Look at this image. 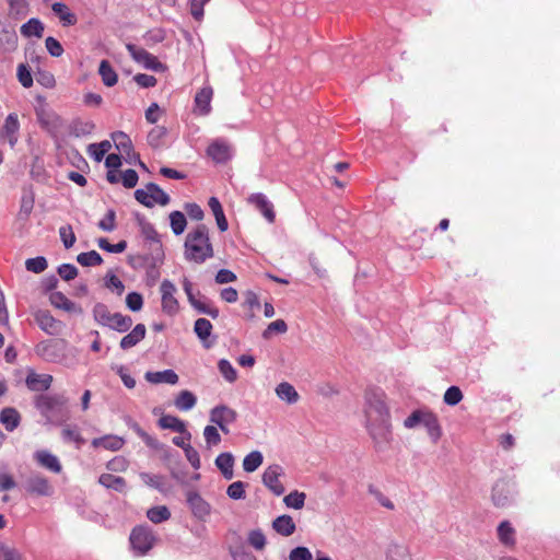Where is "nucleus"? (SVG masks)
<instances>
[{"instance_id": "obj_1", "label": "nucleus", "mask_w": 560, "mask_h": 560, "mask_svg": "<svg viewBox=\"0 0 560 560\" xmlns=\"http://www.w3.org/2000/svg\"><path fill=\"white\" fill-rule=\"evenodd\" d=\"M384 398L385 394L380 388L365 392L366 427L376 443L388 442L390 436V413Z\"/></svg>"}, {"instance_id": "obj_2", "label": "nucleus", "mask_w": 560, "mask_h": 560, "mask_svg": "<svg viewBox=\"0 0 560 560\" xmlns=\"http://www.w3.org/2000/svg\"><path fill=\"white\" fill-rule=\"evenodd\" d=\"M214 256V250L206 224H198L189 231L184 242V258L197 265L206 262Z\"/></svg>"}, {"instance_id": "obj_3", "label": "nucleus", "mask_w": 560, "mask_h": 560, "mask_svg": "<svg viewBox=\"0 0 560 560\" xmlns=\"http://www.w3.org/2000/svg\"><path fill=\"white\" fill-rule=\"evenodd\" d=\"M148 249L147 254L131 257L130 265L133 269H144L149 277L156 278L159 276L158 268L164 260L163 246L155 243V248Z\"/></svg>"}, {"instance_id": "obj_4", "label": "nucleus", "mask_w": 560, "mask_h": 560, "mask_svg": "<svg viewBox=\"0 0 560 560\" xmlns=\"http://www.w3.org/2000/svg\"><path fill=\"white\" fill-rule=\"evenodd\" d=\"M35 408L45 418L46 422L54 423L61 413L67 398L63 395H45L40 394L35 398Z\"/></svg>"}, {"instance_id": "obj_5", "label": "nucleus", "mask_w": 560, "mask_h": 560, "mask_svg": "<svg viewBox=\"0 0 560 560\" xmlns=\"http://www.w3.org/2000/svg\"><path fill=\"white\" fill-rule=\"evenodd\" d=\"M67 341L48 339L38 342L34 351L37 357L49 363H60L66 358Z\"/></svg>"}, {"instance_id": "obj_6", "label": "nucleus", "mask_w": 560, "mask_h": 560, "mask_svg": "<svg viewBox=\"0 0 560 560\" xmlns=\"http://www.w3.org/2000/svg\"><path fill=\"white\" fill-rule=\"evenodd\" d=\"M136 200L148 207L152 208L155 203L166 206L170 203V196L156 184L149 183L145 188H140L135 191Z\"/></svg>"}, {"instance_id": "obj_7", "label": "nucleus", "mask_w": 560, "mask_h": 560, "mask_svg": "<svg viewBox=\"0 0 560 560\" xmlns=\"http://www.w3.org/2000/svg\"><path fill=\"white\" fill-rule=\"evenodd\" d=\"M129 540L136 555L144 556L153 547L155 537L149 527L137 526L132 529Z\"/></svg>"}, {"instance_id": "obj_8", "label": "nucleus", "mask_w": 560, "mask_h": 560, "mask_svg": "<svg viewBox=\"0 0 560 560\" xmlns=\"http://www.w3.org/2000/svg\"><path fill=\"white\" fill-rule=\"evenodd\" d=\"M126 48L132 59L142 65L145 69L155 72H163L166 69L165 65L159 61L155 56L147 51L144 48L130 43L126 45Z\"/></svg>"}, {"instance_id": "obj_9", "label": "nucleus", "mask_w": 560, "mask_h": 560, "mask_svg": "<svg viewBox=\"0 0 560 560\" xmlns=\"http://www.w3.org/2000/svg\"><path fill=\"white\" fill-rule=\"evenodd\" d=\"M24 489L27 493L37 497H50L54 494V487L40 472H31L24 482Z\"/></svg>"}, {"instance_id": "obj_10", "label": "nucleus", "mask_w": 560, "mask_h": 560, "mask_svg": "<svg viewBox=\"0 0 560 560\" xmlns=\"http://www.w3.org/2000/svg\"><path fill=\"white\" fill-rule=\"evenodd\" d=\"M283 474V468L278 464H273L265 469L261 477L264 486L278 497L284 493V487L280 481V477Z\"/></svg>"}, {"instance_id": "obj_11", "label": "nucleus", "mask_w": 560, "mask_h": 560, "mask_svg": "<svg viewBox=\"0 0 560 560\" xmlns=\"http://www.w3.org/2000/svg\"><path fill=\"white\" fill-rule=\"evenodd\" d=\"M34 319L38 327L50 336H57L63 328L62 322L56 319L48 311L38 310L34 313Z\"/></svg>"}, {"instance_id": "obj_12", "label": "nucleus", "mask_w": 560, "mask_h": 560, "mask_svg": "<svg viewBox=\"0 0 560 560\" xmlns=\"http://www.w3.org/2000/svg\"><path fill=\"white\" fill-rule=\"evenodd\" d=\"M37 121L43 129L56 137L62 127L61 117L52 110L40 108L36 110Z\"/></svg>"}, {"instance_id": "obj_13", "label": "nucleus", "mask_w": 560, "mask_h": 560, "mask_svg": "<svg viewBox=\"0 0 560 560\" xmlns=\"http://www.w3.org/2000/svg\"><path fill=\"white\" fill-rule=\"evenodd\" d=\"M160 291L162 294V310L168 315H173L178 311V301L175 298L177 291L173 282L165 279L162 281Z\"/></svg>"}, {"instance_id": "obj_14", "label": "nucleus", "mask_w": 560, "mask_h": 560, "mask_svg": "<svg viewBox=\"0 0 560 560\" xmlns=\"http://www.w3.org/2000/svg\"><path fill=\"white\" fill-rule=\"evenodd\" d=\"M187 504L194 516L200 521H205L210 515V504L196 491L187 493Z\"/></svg>"}, {"instance_id": "obj_15", "label": "nucleus", "mask_w": 560, "mask_h": 560, "mask_svg": "<svg viewBox=\"0 0 560 560\" xmlns=\"http://www.w3.org/2000/svg\"><path fill=\"white\" fill-rule=\"evenodd\" d=\"M247 201H248V203L254 206L269 223L275 222L276 213L273 210V205L267 198L266 195H264L261 192L252 194L248 197Z\"/></svg>"}, {"instance_id": "obj_16", "label": "nucleus", "mask_w": 560, "mask_h": 560, "mask_svg": "<svg viewBox=\"0 0 560 560\" xmlns=\"http://www.w3.org/2000/svg\"><path fill=\"white\" fill-rule=\"evenodd\" d=\"M237 419V412L225 405H218L210 410L209 420L213 424H232Z\"/></svg>"}, {"instance_id": "obj_17", "label": "nucleus", "mask_w": 560, "mask_h": 560, "mask_svg": "<svg viewBox=\"0 0 560 560\" xmlns=\"http://www.w3.org/2000/svg\"><path fill=\"white\" fill-rule=\"evenodd\" d=\"M52 381L54 378L50 374H38L31 370L26 375L25 384L32 392H45L49 389Z\"/></svg>"}, {"instance_id": "obj_18", "label": "nucleus", "mask_w": 560, "mask_h": 560, "mask_svg": "<svg viewBox=\"0 0 560 560\" xmlns=\"http://www.w3.org/2000/svg\"><path fill=\"white\" fill-rule=\"evenodd\" d=\"M34 459L37 462L39 466L51 472L59 474L62 470V466L60 464L59 458L56 455L51 454L49 451H36L34 453Z\"/></svg>"}, {"instance_id": "obj_19", "label": "nucleus", "mask_w": 560, "mask_h": 560, "mask_svg": "<svg viewBox=\"0 0 560 560\" xmlns=\"http://www.w3.org/2000/svg\"><path fill=\"white\" fill-rule=\"evenodd\" d=\"M512 498L513 491L508 482L501 480L493 486L492 501L494 505L503 508L512 501Z\"/></svg>"}, {"instance_id": "obj_20", "label": "nucleus", "mask_w": 560, "mask_h": 560, "mask_svg": "<svg viewBox=\"0 0 560 560\" xmlns=\"http://www.w3.org/2000/svg\"><path fill=\"white\" fill-rule=\"evenodd\" d=\"M207 153L217 163H225L231 158V148L226 142L217 140L208 147Z\"/></svg>"}, {"instance_id": "obj_21", "label": "nucleus", "mask_w": 560, "mask_h": 560, "mask_svg": "<svg viewBox=\"0 0 560 560\" xmlns=\"http://www.w3.org/2000/svg\"><path fill=\"white\" fill-rule=\"evenodd\" d=\"M50 303L68 313L82 314V307L69 300L62 292L56 291L50 294Z\"/></svg>"}, {"instance_id": "obj_22", "label": "nucleus", "mask_w": 560, "mask_h": 560, "mask_svg": "<svg viewBox=\"0 0 560 560\" xmlns=\"http://www.w3.org/2000/svg\"><path fill=\"white\" fill-rule=\"evenodd\" d=\"M147 334L145 325L143 324H137L133 329L128 332L126 336H124L120 340V348L122 350H128L136 345H138L142 339H144Z\"/></svg>"}, {"instance_id": "obj_23", "label": "nucleus", "mask_w": 560, "mask_h": 560, "mask_svg": "<svg viewBox=\"0 0 560 560\" xmlns=\"http://www.w3.org/2000/svg\"><path fill=\"white\" fill-rule=\"evenodd\" d=\"M159 425L162 429H168L177 433H186V439L190 440L191 434L186 429L185 421L172 415H164L159 419Z\"/></svg>"}, {"instance_id": "obj_24", "label": "nucleus", "mask_w": 560, "mask_h": 560, "mask_svg": "<svg viewBox=\"0 0 560 560\" xmlns=\"http://www.w3.org/2000/svg\"><path fill=\"white\" fill-rule=\"evenodd\" d=\"M234 456L230 452L219 454L214 460L217 468L221 471L222 476L226 480H231L234 477Z\"/></svg>"}, {"instance_id": "obj_25", "label": "nucleus", "mask_w": 560, "mask_h": 560, "mask_svg": "<svg viewBox=\"0 0 560 560\" xmlns=\"http://www.w3.org/2000/svg\"><path fill=\"white\" fill-rule=\"evenodd\" d=\"M21 422V416L15 408L5 407L0 411V423L7 431H14Z\"/></svg>"}, {"instance_id": "obj_26", "label": "nucleus", "mask_w": 560, "mask_h": 560, "mask_svg": "<svg viewBox=\"0 0 560 560\" xmlns=\"http://www.w3.org/2000/svg\"><path fill=\"white\" fill-rule=\"evenodd\" d=\"M272 528L281 536H291L295 529V523L290 515L283 514L276 517L272 522Z\"/></svg>"}, {"instance_id": "obj_27", "label": "nucleus", "mask_w": 560, "mask_h": 560, "mask_svg": "<svg viewBox=\"0 0 560 560\" xmlns=\"http://www.w3.org/2000/svg\"><path fill=\"white\" fill-rule=\"evenodd\" d=\"M0 52H11L15 50L18 46V35L13 28L7 26H0Z\"/></svg>"}, {"instance_id": "obj_28", "label": "nucleus", "mask_w": 560, "mask_h": 560, "mask_svg": "<svg viewBox=\"0 0 560 560\" xmlns=\"http://www.w3.org/2000/svg\"><path fill=\"white\" fill-rule=\"evenodd\" d=\"M275 392L280 400L285 401L289 405H293L300 399V395L294 386L288 382H281L278 384Z\"/></svg>"}, {"instance_id": "obj_29", "label": "nucleus", "mask_w": 560, "mask_h": 560, "mask_svg": "<svg viewBox=\"0 0 560 560\" xmlns=\"http://www.w3.org/2000/svg\"><path fill=\"white\" fill-rule=\"evenodd\" d=\"M144 377L149 383L152 384L166 383L175 385L178 382V375L173 370L147 372Z\"/></svg>"}, {"instance_id": "obj_30", "label": "nucleus", "mask_w": 560, "mask_h": 560, "mask_svg": "<svg viewBox=\"0 0 560 560\" xmlns=\"http://www.w3.org/2000/svg\"><path fill=\"white\" fill-rule=\"evenodd\" d=\"M51 10L58 16L63 26H72L77 24L78 19L75 14L70 11L67 4L62 2H55L51 5Z\"/></svg>"}, {"instance_id": "obj_31", "label": "nucleus", "mask_w": 560, "mask_h": 560, "mask_svg": "<svg viewBox=\"0 0 560 560\" xmlns=\"http://www.w3.org/2000/svg\"><path fill=\"white\" fill-rule=\"evenodd\" d=\"M124 440L117 435H104L92 440V446L103 447L109 451H119L124 446Z\"/></svg>"}, {"instance_id": "obj_32", "label": "nucleus", "mask_w": 560, "mask_h": 560, "mask_svg": "<svg viewBox=\"0 0 560 560\" xmlns=\"http://www.w3.org/2000/svg\"><path fill=\"white\" fill-rule=\"evenodd\" d=\"M35 203V194L32 188L23 189L21 197V205L19 217L22 220H27L33 211Z\"/></svg>"}, {"instance_id": "obj_33", "label": "nucleus", "mask_w": 560, "mask_h": 560, "mask_svg": "<svg viewBox=\"0 0 560 560\" xmlns=\"http://www.w3.org/2000/svg\"><path fill=\"white\" fill-rule=\"evenodd\" d=\"M61 438L63 442L74 443L75 447L80 450L85 444V439L81 435L77 425H66L61 430Z\"/></svg>"}, {"instance_id": "obj_34", "label": "nucleus", "mask_w": 560, "mask_h": 560, "mask_svg": "<svg viewBox=\"0 0 560 560\" xmlns=\"http://www.w3.org/2000/svg\"><path fill=\"white\" fill-rule=\"evenodd\" d=\"M21 34L28 38L35 36L40 38L44 33V24L39 19L32 18L21 26Z\"/></svg>"}, {"instance_id": "obj_35", "label": "nucleus", "mask_w": 560, "mask_h": 560, "mask_svg": "<svg viewBox=\"0 0 560 560\" xmlns=\"http://www.w3.org/2000/svg\"><path fill=\"white\" fill-rule=\"evenodd\" d=\"M98 482L107 488L118 492H124L126 489V481L122 477L115 476L112 474H102L98 478Z\"/></svg>"}, {"instance_id": "obj_36", "label": "nucleus", "mask_w": 560, "mask_h": 560, "mask_svg": "<svg viewBox=\"0 0 560 560\" xmlns=\"http://www.w3.org/2000/svg\"><path fill=\"white\" fill-rule=\"evenodd\" d=\"M212 89L211 88H203L201 89L195 96V103L198 107L200 114L207 115L210 112V102L212 98Z\"/></svg>"}, {"instance_id": "obj_37", "label": "nucleus", "mask_w": 560, "mask_h": 560, "mask_svg": "<svg viewBox=\"0 0 560 560\" xmlns=\"http://www.w3.org/2000/svg\"><path fill=\"white\" fill-rule=\"evenodd\" d=\"M197 404L196 396L189 390H182L176 397L174 405L180 411H189Z\"/></svg>"}, {"instance_id": "obj_38", "label": "nucleus", "mask_w": 560, "mask_h": 560, "mask_svg": "<svg viewBox=\"0 0 560 560\" xmlns=\"http://www.w3.org/2000/svg\"><path fill=\"white\" fill-rule=\"evenodd\" d=\"M132 326V318L128 315H122L120 313H114L112 320L107 324L106 327L114 329L118 332H126Z\"/></svg>"}, {"instance_id": "obj_39", "label": "nucleus", "mask_w": 560, "mask_h": 560, "mask_svg": "<svg viewBox=\"0 0 560 560\" xmlns=\"http://www.w3.org/2000/svg\"><path fill=\"white\" fill-rule=\"evenodd\" d=\"M498 538L505 546H513L515 544V530L510 522L503 521L499 524Z\"/></svg>"}, {"instance_id": "obj_40", "label": "nucleus", "mask_w": 560, "mask_h": 560, "mask_svg": "<svg viewBox=\"0 0 560 560\" xmlns=\"http://www.w3.org/2000/svg\"><path fill=\"white\" fill-rule=\"evenodd\" d=\"M194 331L197 335V337L203 342V346L206 348H209L210 343H207L206 341L210 337L212 331V324L210 323V320L206 318H198L195 322Z\"/></svg>"}, {"instance_id": "obj_41", "label": "nucleus", "mask_w": 560, "mask_h": 560, "mask_svg": "<svg viewBox=\"0 0 560 560\" xmlns=\"http://www.w3.org/2000/svg\"><path fill=\"white\" fill-rule=\"evenodd\" d=\"M112 139L120 154H129L131 152L133 145L127 133L124 131H115L112 133Z\"/></svg>"}, {"instance_id": "obj_42", "label": "nucleus", "mask_w": 560, "mask_h": 560, "mask_svg": "<svg viewBox=\"0 0 560 560\" xmlns=\"http://www.w3.org/2000/svg\"><path fill=\"white\" fill-rule=\"evenodd\" d=\"M98 73L102 78L103 83L106 86H114L117 83L118 77L109 61L102 60L98 67Z\"/></svg>"}, {"instance_id": "obj_43", "label": "nucleus", "mask_w": 560, "mask_h": 560, "mask_svg": "<svg viewBox=\"0 0 560 560\" xmlns=\"http://www.w3.org/2000/svg\"><path fill=\"white\" fill-rule=\"evenodd\" d=\"M422 425L427 429L428 434L433 442H436L440 439L442 432L436 416L428 412V415L424 417Z\"/></svg>"}, {"instance_id": "obj_44", "label": "nucleus", "mask_w": 560, "mask_h": 560, "mask_svg": "<svg viewBox=\"0 0 560 560\" xmlns=\"http://www.w3.org/2000/svg\"><path fill=\"white\" fill-rule=\"evenodd\" d=\"M90 120L74 119L70 125V133L77 138L90 135L94 129Z\"/></svg>"}, {"instance_id": "obj_45", "label": "nucleus", "mask_w": 560, "mask_h": 560, "mask_svg": "<svg viewBox=\"0 0 560 560\" xmlns=\"http://www.w3.org/2000/svg\"><path fill=\"white\" fill-rule=\"evenodd\" d=\"M264 456L259 451L248 453L243 459V469L246 472H254L262 464Z\"/></svg>"}, {"instance_id": "obj_46", "label": "nucleus", "mask_w": 560, "mask_h": 560, "mask_svg": "<svg viewBox=\"0 0 560 560\" xmlns=\"http://www.w3.org/2000/svg\"><path fill=\"white\" fill-rule=\"evenodd\" d=\"M147 517L154 524L163 523L171 517V512L165 505L153 506L148 510Z\"/></svg>"}, {"instance_id": "obj_47", "label": "nucleus", "mask_w": 560, "mask_h": 560, "mask_svg": "<svg viewBox=\"0 0 560 560\" xmlns=\"http://www.w3.org/2000/svg\"><path fill=\"white\" fill-rule=\"evenodd\" d=\"M170 224L172 232L175 235H180L184 233L187 226V220L185 214L182 211H173L170 213Z\"/></svg>"}, {"instance_id": "obj_48", "label": "nucleus", "mask_w": 560, "mask_h": 560, "mask_svg": "<svg viewBox=\"0 0 560 560\" xmlns=\"http://www.w3.org/2000/svg\"><path fill=\"white\" fill-rule=\"evenodd\" d=\"M77 261L83 267H92L100 266L103 262V258L96 250H90L79 254Z\"/></svg>"}, {"instance_id": "obj_49", "label": "nucleus", "mask_w": 560, "mask_h": 560, "mask_svg": "<svg viewBox=\"0 0 560 560\" xmlns=\"http://www.w3.org/2000/svg\"><path fill=\"white\" fill-rule=\"evenodd\" d=\"M114 313L103 303H96L93 307V317L102 326H107L112 320Z\"/></svg>"}, {"instance_id": "obj_50", "label": "nucleus", "mask_w": 560, "mask_h": 560, "mask_svg": "<svg viewBox=\"0 0 560 560\" xmlns=\"http://www.w3.org/2000/svg\"><path fill=\"white\" fill-rule=\"evenodd\" d=\"M203 438H205V442H206V447L208 450H211L212 447L218 446L222 441V438H221L219 430L215 425L205 427Z\"/></svg>"}, {"instance_id": "obj_51", "label": "nucleus", "mask_w": 560, "mask_h": 560, "mask_svg": "<svg viewBox=\"0 0 560 560\" xmlns=\"http://www.w3.org/2000/svg\"><path fill=\"white\" fill-rule=\"evenodd\" d=\"M306 494L298 490L291 491L283 498V502L288 508L301 510L305 504Z\"/></svg>"}, {"instance_id": "obj_52", "label": "nucleus", "mask_w": 560, "mask_h": 560, "mask_svg": "<svg viewBox=\"0 0 560 560\" xmlns=\"http://www.w3.org/2000/svg\"><path fill=\"white\" fill-rule=\"evenodd\" d=\"M112 144L108 140H104L100 143H92L89 145V153L96 161L101 162L105 154L109 151Z\"/></svg>"}, {"instance_id": "obj_53", "label": "nucleus", "mask_w": 560, "mask_h": 560, "mask_svg": "<svg viewBox=\"0 0 560 560\" xmlns=\"http://www.w3.org/2000/svg\"><path fill=\"white\" fill-rule=\"evenodd\" d=\"M10 5L9 15L15 20L22 19L27 14V4L25 0H8Z\"/></svg>"}, {"instance_id": "obj_54", "label": "nucleus", "mask_w": 560, "mask_h": 560, "mask_svg": "<svg viewBox=\"0 0 560 560\" xmlns=\"http://www.w3.org/2000/svg\"><path fill=\"white\" fill-rule=\"evenodd\" d=\"M141 233L144 236L145 241L149 242V248H155L156 244H162L159 233L154 229V226L150 223H142L141 224Z\"/></svg>"}, {"instance_id": "obj_55", "label": "nucleus", "mask_w": 560, "mask_h": 560, "mask_svg": "<svg viewBox=\"0 0 560 560\" xmlns=\"http://www.w3.org/2000/svg\"><path fill=\"white\" fill-rule=\"evenodd\" d=\"M248 544L256 550H262L266 547L267 539L261 529H253L247 536Z\"/></svg>"}, {"instance_id": "obj_56", "label": "nucleus", "mask_w": 560, "mask_h": 560, "mask_svg": "<svg viewBox=\"0 0 560 560\" xmlns=\"http://www.w3.org/2000/svg\"><path fill=\"white\" fill-rule=\"evenodd\" d=\"M48 267L47 259L43 256H37L35 258H28L25 261V268L27 271L34 273H40L45 271Z\"/></svg>"}, {"instance_id": "obj_57", "label": "nucleus", "mask_w": 560, "mask_h": 560, "mask_svg": "<svg viewBox=\"0 0 560 560\" xmlns=\"http://www.w3.org/2000/svg\"><path fill=\"white\" fill-rule=\"evenodd\" d=\"M97 245L103 250H105L107 253H113V254H120V253H122L127 248V242L126 241H120L117 244H110L107 241V238H104V237H100L97 240Z\"/></svg>"}, {"instance_id": "obj_58", "label": "nucleus", "mask_w": 560, "mask_h": 560, "mask_svg": "<svg viewBox=\"0 0 560 560\" xmlns=\"http://www.w3.org/2000/svg\"><path fill=\"white\" fill-rule=\"evenodd\" d=\"M387 560H409L408 550L405 546L392 544L387 549Z\"/></svg>"}, {"instance_id": "obj_59", "label": "nucleus", "mask_w": 560, "mask_h": 560, "mask_svg": "<svg viewBox=\"0 0 560 560\" xmlns=\"http://www.w3.org/2000/svg\"><path fill=\"white\" fill-rule=\"evenodd\" d=\"M218 369L222 376L230 383H233L237 378V372L226 359H221L218 362Z\"/></svg>"}, {"instance_id": "obj_60", "label": "nucleus", "mask_w": 560, "mask_h": 560, "mask_svg": "<svg viewBox=\"0 0 560 560\" xmlns=\"http://www.w3.org/2000/svg\"><path fill=\"white\" fill-rule=\"evenodd\" d=\"M167 130L165 127L156 126L148 133V143L152 148H159L162 144L163 138L166 136Z\"/></svg>"}, {"instance_id": "obj_61", "label": "nucleus", "mask_w": 560, "mask_h": 560, "mask_svg": "<svg viewBox=\"0 0 560 560\" xmlns=\"http://www.w3.org/2000/svg\"><path fill=\"white\" fill-rule=\"evenodd\" d=\"M16 75H18V80L19 82L21 83V85L23 88H31L33 85V77H32V73H31V69L25 63H20L18 66V72H16Z\"/></svg>"}, {"instance_id": "obj_62", "label": "nucleus", "mask_w": 560, "mask_h": 560, "mask_svg": "<svg viewBox=\"0 0 560 560\" xmlns=\"http://www.w3.org/2000/svg\"><path fill=\"white\" fill-rule=\"evenodd\" d=\"M463 399V393L458 386H451L444 393L443 400L448 406H456Z\"/></svg>"}, {"instance_id": "obj_63", "label": "nucleus", "mask_w": 560, "mask_h": 560, "mask_svg": "<svg viewBox=\"0 0 560 560\" xmlns=\"http://www.w3.org/2000/svg\"><path fill=\"white\" fill-rule=\"evenodd\" d=\"M59 236H60V240H61L63 246L67 249L71 248L74 245L75 240H77L75 234L72 230V226L69 224L60 226Z\"/></svg>"}, {"instance_id": "obj_64", "label": "nucleus", "mask_w": 560, "mask_h": 560, "mask_svg": "<svg viewBox=\"0 0 560 560\" xmlns=\"http://www.w3.org/2000/svg\"><path fill=\"white\" fill-rule=\"evenodd\" d=\"M0 560H22V555L16 548L0 541Z\"/></svg>"}]
</instances>
